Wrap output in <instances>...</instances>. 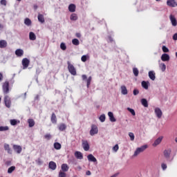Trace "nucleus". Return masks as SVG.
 <instances>
[{
  "mask_svg": "<svg viewBox=\"0 0 177 177\" xmlns=\"http://www.w3.org/2000/svg\"><path fill=\"white\" fill-rule=\"evenodd\" d=\"M147 145H142L140 147H138L136 151H134V153L133 155V157H138V156H139V154H140V153H143V151H145V150H146V149H147Z\"/></svg>",
  "mask_w": 177,
  "mask_h": 177,
  "instance_id": "1",
  "label": "nucleus"
},
{
  "mask_svg": "<svg viewBox=\"0 0 177 177\" xmlns=\"http://www.w3.org/2000/svg\"><path fill=\"white\" fill-rule=\"evenodd\" d=\"M67 65L69 73L72 75H77V70L75 69V67H74V65L71 64V62H70V61L67 62Z\"/></svg>",
  "mask_w": 177,
  "mask_h": 177,
  "instance_id": "2",
  "label": "nucleus"
},
{
  "mask_svg": "<svg viewBox=\"0 0 177 177\" xmlns=\"http://www.w3.org/2000/svg\"><path fill=\"white\" fill-rule=\"evenodd\" d=\"M4 104L6 107L8 109H10V106H12V100L9 95H6L4 96Z\"/></svg>",
  "mask_w": 177,
  "mask_h": 177,
  "instance_id": "3",
  "label": "nucleus"
},
{
  "mask_svg": "<svg viewBox=\"0 0 177 177\" xmlns=\"http://www.w3.org/2000/svg\"><path fill=\"white\" fill-rule=\"evenodd\" d=\"M3 93L6 95L9 93V82L6 81L2 85Z\"/></svg>",
  "mask_w": 177,
  "mask_h": 177,
  "instance_id": "4",
  "label": "nucleus"
},
{
  "mask_svg": "<svg viewBox=\"0 0 177 177\" xmlns=\"http://www.w3.org/2000/svg\"><path fill=\"white\" fill-rule=\"evenodd\" d=\"M98 132H99V129H97V126H96V124H92L91 129L90 130L91 136L97 135Z\"/></svg>",
  "mask_w": 177,
  "mask_h": 177,
  "instance_id": "5",
  "label": "nucleus"
},
{
  "mask_svg": "<svg viewBox=\"0 0 177 177\" xmlns=\"http://www.w3.org/2000/svg\"><path fill=\"white\" fill-rule=\"evenodd\" d=\"M22 66L24 70H26V68H28V66H30V60L28 59L27 58H24L22 59Z\"/></svg>",
  "mask_w": 177,
  "mask_h": 177,
  "instance_id": "6",
  "label": "nucleus"
},
{
  "mask_svg": "<svg viewBox=\"0 0 177 177\" xmlns=\"http://www.w3.org/2000/svg\"><path fill=\"white\" fill-rule=\"evenodd\" d=\"M167 6H169L170 8H176L177 2L175 0H167Z\"/></svg>",
  "mask_w": 177,
  "mask_h": 177,
  "instance_id": "7",
  "label": "nucleus"
},
{
  "mask_svg": "<svg viewBox=\"0 0 177 177\" xmlns=\"http://www.w3.org/2000/svg\"><path fill=\"white\" fill-rule=\"evenodd\" d=\"M154 111L157 118H161L162 117V111L160 108H155Z\"/></svg>",
  "mask_w": 177,
  "mask_h": 177,
  "instance_id": "8",
  "label": "nucleus"
},
{
  "mask_svg": "<svg viewBox=\"0 0 177 177\" xmlns=\"http://www.w3.org/2000/svg\"><path fill=\"white\" fill-rule=\"evenodd\" d=\"M82 147L84 151H89L90 147H89V143L88 142L87 140H82Z\"/></svg>",
  "mask_w": 177,
  "mask_h": 177,
  "instance_id": "9",
  "label": "nucleus"
},
{
  "mask_svg": "<svg viewBox=\"0 0 177 177\" xmlns=\"http://www.w3.org/2000/svg\"><path fill=\"white\" fill-rule=\"evenodd\" d=\"M13 149L15 151H16V153H17V154H20L23 150V148H21V146L14 145Z\"/></svg>",
  "mask_w": 177,
  "mask_h": 177,
  "instance_id": "10",
  "label": "nucleus"
},
{
  "mask_svg": "<svg viewBox=\"0 0 177 177\" xmlns=\"http://www.w3.org/2000/svg\"><path fill=\"white\" fill-rule=\"evenodd\" d=\"M75 157L77 160H82L84 158V155L81 153V151H76L75 152Z\"/></svg>",
  "mask_w": 177,
  "mask_h": 177,
  "instance_id": "11",
  "label": "nucleus"
},
{
  "mask_svg": "<svg viewBox=\"0 0 177 177\" xmlns=\"http://www.w3.org/2000/svg\"><path fill=\"white\" fill-rule=\"evenodd\" d=\"M169 19H170L172 26H174V27H176L177 21H176V18H175V16L171 15L169 16Z\"/></svg>",
  "mask_w": 177,
  "mask_h": 177,
  "instance_id": "12",
  "label": "nucleus"
},
{
  "mask_svg": "<svg viewBox=\"0 0 177 177\" xmlns=\"http://www.w3.org/2000/svg\"><path fill=\"white\" fill-rule=\"evenodd\" d=\"M57 165H56V162L53 161H50L48 164V167L50 169H52L53 171H55L56 169Z\"/></svg>",
  "mask_w": 177,
  "mask_h": 177,
  "instance_id": "13",
  "label": "nucleus"
},
{
  "mask_svg": "<svg viewBox=\"0 0 177 177\" xmlns=\"http://www.w3.org/2000/svg\"><path fill=\"white\" fill-rule=\"evenodd\" d=\"M62 172H67L68 169H70V167H68V164H62L61 166Z\"/></svg>",
  "mask_w": 177,
  "mask_h": 177,
  "instance_id": "14",
  "label": "nucleus"
},
{
  "mask_svg": "<svg viewBox=\"0 0 177 177\" xmlns=\"http://www.w3.org/2000/svg\"><path fill=\"white\" fill-rule=\"evenodd\" d=\"M15 55L18 57H21V56H23V55H24V51L22 49H20V48L17 49L15 50Z\"/></svg>",
  "mask_w": 177,
  "mask_h": 177,
  "instance_id": "15",
  "label": "nucleus"
},
{
  "mask_svg": "<svg viewBox=\"0 0 177 177\" xmlns=\"http://www.w3.org/2000/svg\"><path fill=\"white\" fill-rule=\"evenodd\" d=\"M161 142H162V136L159 137L158 139H156L153 144V147H156V146H158V145H160V143H161Z\"/></svg>",
  "mask_w": 177,
  "mask_h": 177,
  "instance_id": "16",
  "label": "nucleus"
},
{
  "mask_svg": "<svg viewBox=\"0 0 177 177\" xmlns=\"http://www.w3.org/2000/svg\"><path fill=\"white\" fill-rule=\"evenodd\" d=\"M161 60L162 62H169V55H168L167 53L162 54V56H161Z\"/></svg>",
  "mask_w": 177,
  "mask_h": 177,
  "instance_id": "17",
  "label": "nucleus"
},
{
  "mask_svg": "<svg viewBox=\"0 0 177 177\" xmlns=\"http://www.w3.org/2000/svg\"><path fill=\"white\" fill-rule=\"evenodd\" d=\"M37 19L39 23H41V24H44V23H45V17H44V15L39 14L37 16Z\"/></svg>",
  "mask_w": 177,
  "mask_h": 177,
  "instance_id": "18",
  "label": "nucleus"
},
{
  "mask_svg": "<svg viewBox=\"0 0 177 177\" xmlns=\"http://www.w3.org/2000/svg\"><path fill=\"white\" fill-rule=\"evenodd\" d=\"M50 121L53 124H57V118L56 117V114L55 113H53L50 118Z\"/></svg>",
  "mask_w": 177,
  "mask_h": 177,
  "instance_id": "19",
  "label": "nucleus"
},
{
  "mask_svg": "<svg viewBox=\"0 0 177 177\" xmlns=\"http://www.w3.org/2000/svg\"><path fill=\"white\" fill-rule=\"evenodd\" d=\"M171 149H165L163 152L164 156L165 157V158H169V157L171 156Z\"/></svg>",
  "mask_w": 177,
  "mask_h": 177,
  "instance_id": "20",
  "label": "nucleus"
},
{
  "mask_svg": "<svg viewBox=\"0 0 177 177\" xmlns=\"http://www.w3.org/2000/svg\"><path fill=\"white\" fill-rule=\"evenodd\" d=\"M108 115L109 117L111 122H115V121H117L115 118H114V114H113V112H109Z\"/></svg>",
  "mask_w": 177,
  "mask_h": 177,
  "instance_id": "21",
  "label": "nucleus"
},
{
  "mask_svg": "<svg viewBox=\"0 0 177 177\" xmlns=\"http://www.w3.org/2000/svg\"><path fill=\"white\" fill-rule=\"evenodd\" d=\"M66 128H67V126L64 123L60 124L58 126V129L61 132H63V131H66Z\"/></svg>",
  "mask_w": 177,
  "mask_h": 177,
  "instance_id": "22",
  "label": "nucleus"
},
{
  "mask_svg": "<svg viewBox=\"0 0 177 177\" xmlns=\"http://www.w3.org/2000/svg\"><path fill=\"white\" fill-rule=\"evenodd\" d=\"M87 158L88 161H91L92 162H96L97 161L96 158H95V156H93L92 154L88 155Z\"/></svg>",
  "mask_w": 177,
  "mask_h": 177,
  "instance_id": "23",
  "label": "nucleus"
},
{
  "mask_svg": "<svg viewBox=\"0 0 177 177\" xmlns=\"http://www.w3.org/2000/svg\"><path fill=\"white\" fill-rule=\"evenodd\" d=\"M6 46H8L6 40H0V48L3 49L4 48H6Z\"/></svg>",
  "mask_w": 177,
  "mask_h": 177,
  "instance_id": "24",
  "label": "nucleus"
},
{
  "mask_svg": "<svg viewBox=\"0 0 177 177\" xmlns=\"http://www.w3.org/2000/svg\"><path fill=\"white\" fill-rule=\"evenodd\" d=\"M149 77L150 80H151L152 81H154V80H156V73H154V71H150L149 72Z\"/></svg>",
  "mask_w": 177,
  "mask_h": 177,
  "instance_id": "25",
  "label": "nucleus"
},
{
  "mask_svg": "<svg viewBox=\"0 0 177 177\" xmlns=\"http://www.w3.org/2000/svg\"><path fill=\"white\" fill-rule=\"evenodd\" d=\"M4 149L8 153V154H12V149L9 146V144L4 145Z\"/></svg>",
  "mask_w": 177,
  "mask_h": 177,
  "instance_id": "26",
  "label": "nucleus"
},
{
  "mask_svg": "<svg viewBox=\"0 0 177 177\" xmlns=\"http://www.w3.org/2000/svg\"><path fill=\"white\" fill-rule=\"evenodd\" d=\"M29 39H30V41H35L37 39V36L35 35V33L33 32H30Z\"/></svg>",
  "mask_w": 177,
  "mask_h": 177,
  "instance_id": "27",
  "label": "nucleus"
},
{
  "mask_svg": "<svg viewBox=\"0 0 177 177\" xmlns=\"http://www.w3.org/2000/svg\"><path fill=\"white\" fill-rule=\"evenodd\" d=\"M28 124L30 128H32V127H34V125H35V122L34 121V119H28Z\"/></svg>",
  "mask_w": 177,
  "mask_h": 177,
  "instance_id": "28",
  "label": "nucleus"
},
{
  "mask_svg": "<svg viewBox=\"0 0 177 177\" xmlns=\"http://www.w3.org/2000/svg\"><path fill=\"white\" fill-rule=\"evenodd\" d=\"M121 92L122 95H128V90L127 89V86H121Z\"/></svg>",
  "mask_w": 177,
  "mask_h": 177,
  "instance_id": "29",
  "label": "nucleus"
},
{
  "mask_svg": "<svg viewBox=\"0 0 177 177\" xmlns=\"http://www.w3.org/2000/svg\"><path fill=\"white\" fill-rule=\"evenodd\" d=\"M141 85L144 89H149V83L146 81H142Z\"/></svg>",
  "mask_w": 177,
  "mask_h": 177,
  "instance_id": "30",
  "label": "nucleus"
},
{
  "mask_svg": "<svg viewBox=\"0 0 177 177\" xmlns=\"http://www.w3.org/2000/svg\"><path fill=\"white\" fill-rule=\"evenodd\" d=\"M68 10L72 13H73V12H75V6L74 4H70L68 6Z\"/></svg>",
  "mask_w": 177,
  "mask_h": 177,
  "instance_id": "31",
  "label": "nucleus"
},
{
  "mask_svg": "<svg viewBox=\"0 0 177 177\" xmlns=\"http://www.w3.org/2000/svg\"><path fill=\"white\" fill-rule=\"evenodd\" d=\"M141 103H142V106H144V107H149V104L147 102V100L142 98L141 100Z\"/></svg>",
  "mask_w": 177,
  "mask_h": 177,
  "instance_id": "32",
  "label": "nucleus"
},
{
  "mask_svg": "<svg viewBox=\"0 0 177 177\" xmlns=\"http://www.w3.org/2000/svg\"><path fill=\"white\" fill-rule=\"evenodd\" d=\"M71 20L75 21L78 19V16H77V14L73 13L70 17Z\"/></svg>",
  "mask_w": 177,
  "mask_h": 177,
  "instance_id": "33",
  "label": "nucleus"
},
{
  "mask_svg": "<svg viewBox=\"0 0 177 177\" xmlns=\"http://www.w3.org/2000/svg\"><path fill=\"white\" fill-rule=\"evenodd\" d=\"M54 148L56 150H60L62 149V145H60V143H59V142H55L54 143Z\"/></svg>",
  "mask_w": 177,
  "mask_h": 177,
  "instance_id": "34",
  "label": "nucleus"
},
{
  "mask_svg": "<svg viewBox=\"0 0 177 177\" xmlns=\"http://www.w3.org/2000/svg\"><path fill=\"white\" fill-rule=\"evenodd\" d=\"M5 131H9V127L8 126H1L0 127V132H3Z\"/></svg>",
  "mask_w": 177,
  "mask_h": 177,
  "instance_id": "35",
  "label": "nucleus"
},
{
  "mask_svg": "<svg viewBox=\"0 0 177 177\" xmlns=\"http://www.w3.org/2000/svg\"><path fill=\"white\" fill-rule=\"evenodd\" d=\"M24 23L26 26H31V19L29 18H26L24 20Z\"/></svg>",
  "mask_w": 177,
  "mask_h": 177,
  "instance_id": "36",
  "label": "nucleus"
},
{
  "mask_svg": "<svg viewBox=\"0 0 177 177\" xmlns=\"http://www.w3.org/2000/svg\"><path fill=\"white\" fill-rule=\"evenodd\" d=\"M88 59H89V55H83L81 57V60L82 62H83L84 63H85V62H86V60H88Z\"/></svg>",
  "mask_w": 177,
  "mask_h": 177,
  "instance_id": "37",
  "label": "nucleus"
},
{
  "mask_svg": "<svg viewBox=\"0 0 177 177\" xmlns=\"http://www.w3.org/2000/svg\"><path fill=\"white\" fill-rule=\"evenodd\" d=\"M58 177H67V174H66V172L59 171V174H58Z\"/></svg>",
  "mask_w": 177,
  "mask_h": 177,
  "instance_id": "38",
  "label": "nucleus"
},
{
  "mask_svg": "<svg viewBox=\"0 0 177 177\" xmlns=\"http://www.w3.org/2000/svg\"><path fill=\"white\" fill-rule=\"evenodd\" d=\"M160 68L162 71H165V70H167V66L165 65V64H160Z\"/></svg>",
  "mask_w": 177,
  "mask_h": 177,
  "instance_id": "39",
  "label": "nucleus"
},
{
  "mask_svg": "<svg viewBox=\"0 0 177 177\" xmlns=\"http://www.w3.org/2000/svg\"><path fill=\"white\" fill-rule=\"evenodd\" d=\"M100 121H101V122H104V121H106V115L102 114L100 116L99 118Z\"/></svg>",
  "mask_w": 177,
  "mask_h": 177,
  "instance_id": "40",
  "label": "nucleus"
},
{
  "mask_svg": "<svg viewBox=\"0 0 177 177\" xmlns=\"http://www.w3.org/2000/svg\"><path fill=\"white\" fill-rule=\"evenodd\" d=\"M133 73L135 77H138L139 75V70H138L137 68H133Z\"/></svg>",
  "mask_w": 177,
  "mask_h": 177,
  "instance_id": "41",
  "label": "nucleus"
},
{
  "mask_svg": "<svg viewBox=\"0 0 177 177\" xmlns=\"http://www.w3.org/2000/svg\"><path fill=\"white\" fill-rule=\"evenodd\" d=\"M72 44L77 46V45H80V40H78L77 39H73L72 40Z\"/></svg>",
  "mask_w": 177,
  "mask_h": 177,
  "instance_id": "42",
  "label": "nucleus"
},
{
  "mask_svg": "<svg viewBox=\"0 0 177 177\" xmlns=\"http://www.w3.org/2000/svg\"><path fill=\"white\" fill-rule=\"evenodd\" d=\"M15 169H16V167H15V166L10 167L8 169V174H12V172H13V171H15Z\"/></svg>",
  "mask_w": 177,
  "mask_h": 177,
  "instance_id": "43",
  "label": "nucleus"
},
{
  "mask_svg": "<svg viewBox=\"0 0 177 177\" xmlns=\"http://www.w3.org/2000/svg\"><path fill=\"white\" fill-rule=\"evenodd\" d=\"M10 124L12 126L17 125V120L12 119L10 120Z\"/></svg>",
  "mask_w": 177,
  "mask_h": 177,
  "instance_id": "44",
  "label": "nucleus"
},
{
  "mask_svg": "<svg viewBox=\"0 0 177 177\" xmlns=\"http://www.w3.org/2000/svg\"><path fill=\"white\" fill-rule=\"evenodd\" d=\"M60 48L62 49V50H66V49H67V46H66V44L61 43Z\"/></svg>",
  "mask_w": 177,
  "mask_h": 177,
  "instance_id": "45",
  "label": "nucleus"
},
{
  "mask_svg": "<svg viewBox=\"0 0 177 177\" xmlns=\"http://www.w3.org/2000/svg\"><path fill=\"white\" fill-rule=\"evenodd\" d=\"M129 136L130 140H131V141L135 140V135L133 134V133L130 132V133H129Z\"/></svg>",
  "mask_w": 177,
  "mask_h": 177,
  "instance_id": "46",
  "label": "nucleus"
},
{
  "mask_svg": "<svg viewBox=\"0 0 177 177\" xmlns=\"http://www.w3.org/2000/svg\"><path fill=\"white\" fill-rule=\"evenodd\" d=\"M118 149H120V147L118 146V144H116L113 148V151L117 153L118 151Z\"/></svg>",
  "mask_w": 177,
  "mask_h": 177,
  "instance_id": "47",
  "label": "nucleus"
},
{
  "mask_svg": "<svg viewBox=\"0 0 177 177\" xmlns=\"http://www.w3.org/2000/svg\"><path fill=\"white\" fill-rule=\"evenodd\" d=\"M162 52H164L165 53H168V52H169V49H168V48H167V46H163L162 47Z\"/></svg>",
  "mask_w": 177,
  "mask_h": 177,
  "instance_id": "48",
  "label": "nucleus"
},
{
  "mask_svg": "<svg viewBox=\"0 0 177 177\" xmlns=\"http://www.w3.org/2000/svg\"><path fill=\"white\" fill-rule=\"evenodd\" d=\"M92 81V77H89L87 80H86V82H87V88H89V86L91 85V82Z\"/></svg>",
  "mask_w": 177,
  "mask_h": 177,
  "instance_id": "49",
  "label": "nucleus"
},
{
  "mask_svg": "<svg viewBox=\"0 0 177 177\" xmlns=\"http://www.w3.org/2000/svg\"><path fill=\"white\" fill-rule=\"evenodd\" d=\"M128 111L131 113L133 115H136V113H135V110L131 109V108H127Z\"/></svg>",
  "mask_w": 177,
  "mask_h": 177,
  "instance_id": "50",
  "label": "nucleus"
},
{
  "mask_svg": "<svg viewBox=\"0 0 177 177\" xmlns=\"http://www.w3.org/2000/svg\"><path fill=\"white\" fill-rule=\"evenodd\" d=\"M44 138L47 140H50V138H52V136L50 133L46 134L44 136Z\"/></svg>",
  "mask_w": 177,
  "mask_h": 177,
  "instance_id": "51",
  "label": "nucleus"
},
{
  "mask_svg": "<svg viewBox=\"0 0 177 177\" xmlns=\"http://www.w3.org/2000/svg\"><path fill=\"white\" fill-rule=\"evenodd\" d=\"M36 162H37V165H42V160H41V158H38L37 160H36Z\"/></svg>",
  "mask_w": 177,
  "mask_h": 177,
  "instance_id": "52",
  "label": "nucleus"
},
{
  "mask_svg": "<svg viewBox=\"0 0 177 177\" xmlns=\"http://www.w3.org/2000/svg\"><path fill=\"white\" fill-rule=\"evenodd\" d=\"M133 93L134 96H136V95H139V90L134 89L133 91Z\"/></svg>",
  "mask_w": 177,
  "mask_h": 177,
  "instance_id": "53",
  "label": "nucleus"
},
{
  "mask_svg": "<svg viewBox=\"0 0 177 177\" xmlns=\"http://www.w3.org/2000/svg\"><path fill=\"white\" fill-rule=\"evenodd\" d=\"M0 3L1 5H3L4 6H6L7 1L6 0H1Z\"/></svg>",
  "mask_w": 177,
  "mask_h": 177,
  "instance_id": "54",
  "label": "nucleus"
},
{
  "mask_svg": "<svg viewBox=\"0 0 177 177\" xmlns=\"http://www.w3.org/2000/svg\"><path fill=\"white\" fill-rule=\"evenodd\" d=\"M161 167H162V169H163V171H165V169H167V164L162 163Z\"/></svg>",
  "mask_w": 177,
  "mask_h": 177,
  "instance_id": "55",
  "label": "nucleus"
},
{
  "mask_svg": "<svg viewBox=\"0 0 177 177\" xmlns=\"http://www.w3.org/2000/svg\"><path fill=\"white\" fill-rule=\"evenodd\" d=\"M173 39L174 41H177V33L174 34V36H173Z\"/></svg>",
  "mask_w": 177,
  "mask_h": 177,
  "instance_id": "56",
  "label": "nucleus"
},
{
  "mask_svg": "<svg viewBox=\"0 0 177 177\" xmlns=\"http://www.w3.org/2000/svg\"><path fill=\"white\" fill-rule=\"evenodd\" d=\"M82 78L84 81H85V80H86L87 77H86V75H82Z\"/></svg>",
  "mask_w": 177,
  "mask_h": 177,
  "instance_id": "57",
  "label": "nucleus"
},
{
  "mask_svg": "<svg viewBox=\"0 0 177 177\" xmlns=\"http://www.w3.org/2000/svg\"><path fill=\"white\" fill-rule=\"evenodd\" d=\"M2 80H3V75H2V73H0V82L1 81H2Z\"/></svg>",
  "mask_w": 177,
  "mask_h": 177,
  "instance_id": "58",
  "label": "nucleus"
},
{
  "mask_svg": "<svg viewBox=\"0 0 177 177\" xmlns=\"http://www.w3.org/2000/svg\"><path fill=\"white\" fill-rule=\"evenodd\" d=\"M86 175H87L88 176H89L90 175H91V171H87L86 172Z\"/></svg>",
  "mask_w": 177,
  "mask_h": 177,
  "instance_id": "59",
  "label": "nucleus"
},
{
  "mask_svg": "<svg viewBox=\"0 0 177 177\" xmlns=\"http://www.w3.org/2000/svg\"><path fill=\"white\" fill-rule=\"evenodd\" d=\"M33 9H35V10H37L38 9V6L34 5L33 6Z\"/></svg>",
  "mask_w": 177,
  "mask_h": 177,
  "instance_id": "60",
  "label": "nucleus"
},
{
  "mask_svg": "<svg viewBox=\"0 0 177 177\" xmlns=\"http://www.w3.org/2000/svg\"><path fill=\"white\" fill-rule=\"evenodd\" d=\"M76 37L77 38H81V34L80 33H76Z\"/></svg>",
  "mask_w": 177,
  "mask_h": 177,
  "instance_id": "61",
  "label": "nucleus"
},
{
  "mask_svg": "<svg viewBox=\"0 0 177 177\" xmlns=\"http://www.w3.org/2000/svg\"><path fill=\"white\" fill-rule=\"evenodd\" d=\"M0 28H2V25L0 24Z\"/></svg>",
  "mask_w": 177,
  "mask_h": 177,
  "instance_id": "62",
  "label": "nucleus"
},
{
  "mask_svg": "<svg viewBox=\"0 0 177 177\" xmlns=\"http://www.w3.org/2000/svg\"><path fill=\"white\" fill-rule=\"evenodd\" d=\"M175 141H176V143H177V138H176Z\"/></svg>",
  "mask_w": 177,
  "mask_h": 177,
  "instance_id": "63",
  "label": "nucleus"
},
{
  "mask_svg": "<svg viewBox=\"0 0 177 177\" xmlns=\"http://www.w3.org/2000/svg\"><path fill=\"white\" fill-rule=\"evenodd\" d=\"M73 177H78L77 175L73 176Z\"/></svg>",
  "mask_w": 177,
  "mask_h": 177,
  "instance_id": "64",
  "label": "nucleus"
}]
</instances>
